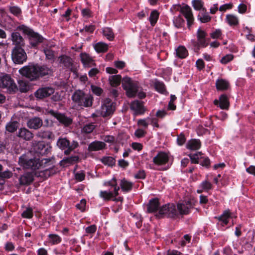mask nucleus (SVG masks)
I'll use <instances>...</instances> for the list:
<instances>
[{"label": "nucleus", "mask_w": 255, "mask_h": 255, "mask_svg": "<svg viewBox=\"0 0 255 255\" xmlns=\"http://www.w3.org/2000/svg\"><path fill=\"white\" fill-rule=\"evenodd\" d=\"M42 121L39 118H34L30 119L27 123L28 127L30 128L35 129L40 128L42 125Z\"/></svg>", "instance_id": "30"}, {"label": "nucleus", "mask_w": 255, "mask_h": 255, "mask_svg": "<svg viewBox=\"0 0 255 255\" xmlns=\"http://www.w3.org/2000/svg\"><path fill=\"white\" fill-rule=\"evenodd\" d=\"M19 84V90L21 93H26L29 89V86L28 83L21 80L18 81Z\"/></svg>", "instance_id": "46"}, {"label": "nucleus", "mask_w": 255, "mask_h": 255, "mask_svg": "<svg viewBox=\"0 0 255 255\" xmlns=\"http://www.w3.org/2000/svg\"><path fill=\"white\" fill-rule=\"evenodd\" d=\"M94 48L98 53H104L108 51V45L103 42H98L94 46Z\"/></svg>", "instance_id": "39"}, {"label": "nucleus", "mask_w": 255, "mask_h": 255, "mask_svg": "<svg viewBox=\"0 0 255 255\" xmlns=\"http://www.w3.org/2000/svg\"><path fill=\"white\" fill-rule=\"evenodd\" d=\"M146 133V131L143 129L138 128L135 130L134 135L137 138H141L144 137Z\"/></svg>", "instance_id": "60"}, {"label": "nucleus", "mask_w": 255, "mask_h": 255, "mask_svg": "<svg viewBox=\"0 0 255 255\" xmlns=\"http://www.w3.org/2000/svg\"><path fill=\"white\" fill-rule=\"evenodd\" d=\"M226 21L230 26H236L239 24V19L235 15L229 14L226 15Z\"/></svg>", "instance_id": "37"}, {"label": "nucleus", "mask_w": 255, "mask_h": 255, "mask_svg": "<svg viewBox=\"0 0 255 255\" xmlns=\"http://www.w3.org/2000/svg\"><path fill=\"white\" fill-rule=\"evenodd\" d=\"M40 136L42 138L48 139H52L54 136L53 133L49 130L44 131L40 133Z\"/></svg>", "instance_id": "52"}, {"label": "nucleus", "mask_w": 255, "mask_h": 255, "mask_svg": "<svg viewBox=\"0 0 255 255\" xmlns=\"http://www.w3.org/2000/svg\"><path fill=\"white\" fill-rule=\"evenodd\" d=\"M160 204L159 199L157 198H152L149 200L148 204L146 205L147 213L156 214L159 211Z\"/></svg>", "instance_id": "19"}, {"label": "nucleus", "mask_w": 255, "mask_h": 255, "mask_svg": "<svg viewBox=\"0 0 255 255\" xmlns=\"http://www.w3.org/2000/svg\"><path fill=\"white\" fill-rule=\"evenodd\" d=\"M49 242L52 245H57L62 241L61 238L56 234H49L48 235Z\"/></svg>", "instance_id": "44"}, {"label": "nucleus", "mask_w": 255, "mask_h": 255, "mask_svg": "<svg viewBox=\"0 0 255 255\" xmlns=\"http://www.w3.org/2000/svg\"><path fill=\"white\" fill-rule=\"evenodd\" d=\"M106 144L103 141L95 140L88 145V150L91 152L103 150L106 148Z\"/></svg>", "instance_id": "22"}, {"label": "nucleus", "mask_w": 255, "mask_h": 255, "mask_svg": "<svg viewBox=\"0 0 255 255\" xmlns=\"http://www.w3.org/2000/svg\"><path fill=\"white\" fill-rule=\"evenodd\" d=\"M199 199L200 204L201 205L202 207L204 208L206 207V205L209 202L208 197L205 195H201L199 196Z\"/></svg>", "instance_id": "59"}, {"label": "nucleus", "mask_w": 255, "mask_h": 255, "mask_svg": "<svg viewBox=\"0 0 255 255\" xmlns=\"http://www.w3.org/2000/svg\"><path fill=\"white\" fill-rule=\"evenodd\" d=\"M6 130L9 132H13L16 130V122H10L6 126Z\"/></svg>", "instance_id": "53"}, {"label": "nucleus", "mask_w": 255, "mask_h": 255, "mask_svg": "<svg viewBox=\"0 0 255 255\" xmlns=\"http://www.w3.org/2000/svg\"><path fill=\"white\" fill-rule=\"evenodd\" d=\"M194 204L191 201H185V203H178L177 204V209L179 215H188L190 212V209L193 208Z\"/></svg>", "instance_id": "17"}, {"label": "nucleus", "mask_w": 255, "mask_h": 255, "mask_svg": "<svg viewBox=\"0 0 255 255\" xmlns=\"http://www.w3.org/2000/svg\"><path fill=\"white\" fill-rule=\"evenodd\" d=\"M43 52L45 55L46 59L54 60L55 55L53 50L50 48H45L43 49Z\"/></svg>", "instance_id": "51"}, {"label": "nucleus", "mask_w": 255, "mask_h": 255, "mask_svg": "<svg viewBox=\"0 0 255 255\" xmlns=\"http://www.w3.org/2000/svg\"><path fill=\"white\" fill-rule=\"evenodd\" d=\"M122 87L126 92V95L128 98L135 97L139 89L137 82L133 81L130 78L125 77L122 80Z\"/></svg>", "instance_id": "8"}, {"label": "nucleus", "mask_w": 255, "mask_h": 255, "mask_svg": "<svg viewBox=\"0 0 255 255\" xmlns=\"http://www.w3.org/2000/svg\"><path fill=\"white\" fill-rule=\"evenodd\" d=\"M19 136L26 140H29L33 137V134L25 128H21L17 136Z\"/></svg>", "instance_id": "31"}, {"label": "nucleus", "mask_w": 255, "mask_h": 255, "mask_svg": "<svg viewBox=\"0 0 255 255\" xmlns=\"http://www.w3.org/2000/svg\"><path fill=\"white\" fill-rule=\"evenodd\" d=\"M176 55L179 58L184 59L188 56V52L185 46H179L176 49Z\"/></svg>", "instance_id": "34"}, {"label": "nucleus", "mask_w": 255, "mask_h": 255, "mask_svg": "<svg viewBox=\"0 0 255 255\" xmlns=\"http://www.w3.org/2000/svg\"><path fill=\"white\" fill-rule=\"evenodd\" d=\"M155 216L158 218L166 217L168 218L175 219L178 218L179 213L177 207L174 204L167 203L161 206Z\"/></svg>", "instance_id": "7"}, {"label": "nucleus", "mask_w": 255, "mask_h": 255, "mask_svg": "<svg viewBox=\"0 0 255 255\" xmlns=\"http://www.w3.org/2000/svg\"><path fill=\"white\" fill-rule=\"evenodd\" d=\"M12 175V172L8 170L3 171L2 166L0 164V178H10Z\"/></svg>", "instance_id": "47"}, {"label": "nucleus", "mask_w": 255, "mask_h": 255, "mask_svg": "<svg viewBox=\"0 0 255 255\" xmlns=\"http://www.w3.org/2000/svg\"><path fill=\"white\" fill-rule=\"evenodd\" d=\"M186 140V139L184 134L183 132H181L179 135L177 136V143L178 145L181 146L185 143Z\"/></svg>", "instance_id": "55"}, {"label": "nucleus", "mask_w": 255, "mask_h": 255, "mask_svg": "<svg viewBox=\"0 0 255 255\" xmlns=\"http://www.w3.org/2000/svg\"><path fill=\"white\" fill-rule=\"evenodd\" d=\"M174 25L177 28H180L184 26L185 20L180 14L178 16H174L173 19Z\"/></svg>", "instance_id": "38"}, {"label": "nucleus", "mask_w": 255, "mask_h": 255, "mask_svg": "<svg viewBox=\"0 0 255 255\" xmlns=\"http://www.w3.org/2000/svg\"><path fill=\"white\" fill-rule=\"evenodd\" d=\"M19 72L30 81H34L45 76L53 75L54 70L46 64H35L24 66L19 70Z\"/></svg>", "instance_id": "2"}, {"label": "nucleus", "mask_w": 255, "mask_h": 255, "mask_svg": "<svg viewBox=\"0 0 255 255\" xmlns=\"http://www.w3.org/2000/svg\"><path fill=\"white\" fill-rule=\"evenodd\" d=\"M101 162L105 165L113 167L115 165L116 159L112 156H104L101 160Z\"/></svg>", "instance_id": "40"}, {"label": "nucleus", "mask_w": 255, "mask_h": 255, "mask_svg": "<svg viewBox=\"0 0 255 255\" xmlns=\"http://www.w3.org/2000/svg\"><path fill=\"white\" fill-rule=\"evenodd\" d=\"M103 35L110 41H113L115 38V35L113 29L110 27H105L103 30Z\"/></svg>", "instance_id": "42"}, {"label": "nucleus", "mask_w": 255, "mask_h": 255, "mask_svg": "<svg viewBox=\"0 0 255 255\" xmlns=\"http://www.w3.org/2000/svg\"><path fill=\"white\" fill-rule=\"evenodd\" d=\"M233 7V4L232 3H226L223 5H222L220 6L219 10L220 11L225 12L227 9H231Z\"/></svg>", "instance_id": "62"}, {"label": "nucleus", "mask_w": 255, "mask_h": 255, "mask_svg": "<svg viewBox=\"0 0 255 255\" xmlns=\"http://www.w3.org/2000/svg\"><path fill=\"white\" fill-rule=\"evenodd\" d=\"M159 13L157 10L154 9L151 11L149 17V20L152 26H154L155 25L159 18Z\"/></svg>", "instance_id": "36"}, {"label": "nucleus", "mask_w": 255, "mask_h": 255, "mask_svg": "<svg viewBox=\"0 0 255 255\" xmlns=\"http://www.w3.org/2000/svg\"><path fill=\"white\" fill-rule=\"evenodd\" d=\"M81 62L84 67H91L94 64V61L89 54L85 52L81 53L80 55Z\"/></svg>", "instance_id": "26"}, {"label": "nucleus", "mask_w": 255, "mask_h": 255, "mask_svg": "<svg viewBox=\"0 0 255 255\" xmlns=\"http://www.w3.org/2000/svg\"><path fill=\"white\" fill-rule=\"evenodd\" d=\"M58 147L64 151V154L69 155L71 152L78 147L77 141L73 140L71 142L66 138H59L57 141Z\"/></svg>", "instance_id": "9"}, {"label": "nucleus", "mask_w": 255, "mask_h": 255, "mask_svg": "<svg viewBox=\"0 0 255 255\" xmlns=\"http://www.w3.org/2000/svg\"><path fill=\"white\" fill-rule=\"evenodd\" d=\"M192 5L194 9L197 11H203V8H206L204 7V2L202 0H192Z\"/></svg>", "instance_id": "43"}, {"label": "nucleus", "mask_w": 255, "mask_h": 255, "mask_svg": "<svg viewBox=\"0 0 255 255\" xmlns=\"http://www.w3.org/2000/svg\"><path fill=\"white\" fill-rule=\"evenodd\" d=\"M86 205V201L85 199H82L80 202L77 204L76 205V207L77 209L80 210L82 212H84L85 211V207Z\"/></svg>", "instance_id": "56"}, {"label": "nucleus", "mask_w": 255, "mask_h": 255, "mask_svg": "<svg viewBox=\"0 0 255 255\" xmlns=\"http://www.w3.org/2000/svg\"><path fill=\"white\" fill-rule=\"evenodd\" d=\"M81 13L83 17L89 18L92 16V12L88 8L82 9L81 10Z\"/></svg>", "instance_id": "64"}, {"label": "nucleus", "mask_w": 255, "mask_h": 255, "mask_svg": "<svg viewBox=\"0 0 255 255\" xmlns=\"http://www.w3.org/2000/svg\"><path fill=\"white\" fill-rule=\"evenodd\" d=\"M222 35V30L221 29H215L210 33V36L212 39H220Z\"/></svg>", "instance_id": "48"}, {"label": "nucleus", "mask_w": 255, "mask_h": 255, "mask_svg": "<svg viewBox=\"0 0 255 255\" xmlns=\"http://www.w3.org/2000/svg\"><path fill=\"white\" fill-rule=\"evenodd\" d=\"M134 178L138 179H144L146 177V174L144 170H140L134 175Z\"/></svg>", "instance_id": "63"}, {"label": "nucleus", "mask_w": 255, "mask_h": 255, "mask_svg": "<svg viewBox=\"0 0 255 255\" xmlns=\"http://www.w3.org/2000/svg\"><path fill=\"white\" fill-rule=\"evenodd\" d=\"M24 40L19 33L17 32V64H22L27 59V54L22 48L24 46Z\"/></svg>", "instance_id": "11"}, {"label": "nucleus", "mask_w": 255, "mask_h": 255, "mask_svg": "<svg viewBox=\"0 0 255 255\" xmlns=\"http://www.w3.org/2000/svg\"><path fill=\"white\" fill-rule=\"evenodd\" d=\"M203 12H200L197 16V18L201 23H205L211 21V16L207 12L206 8L203 9Z\"/></svg>", "instance_id": "32"}, {"label": "nucleus", "mask_w": 255, "mask_h": 255, "mask_svg": "<svg viewBox=\"0 0 255 255\" xmlns=\"http://www.w3.org/2000/svg\"><path fill=\"white\" fill-rule=\"evenodd\" d=\"M231 218L232 213L229 209L225 210L220 216L215 217L218 221L217 224L222 228L228 225Z\"/></svg>", "instance_id": "16"}, {"label": "nucleus", "mask_w": 255, "mask_h": 255, "mask_svg": "<svg viewBox=\"0 0 255 255\" xmlns=\"http://www.w3.org/2000/svg\"><path fill=\"white\" fill-rule=\"evenodd\" d=\"M18 164L25 169H30L31 172L25 173L19 179V184L22 185H28L30 184L34 180V176H38L37 170L41 168H46L45 171L49 172V175L54 174L56 172V169L53 165V161L50 158H44L40 160L39 158H34L28 159L26 155L23 154L19 158Z\"/></svg>", "instance_id": "1"}, {"label": "nucleus", "mask_w": 255, "mask_h": 255, "mask_svg": "<svg viewBox=\"0 0 255 255\" xmlns=\"http://www.w3.org/2000/svg\"><path fill=\"white\" fill-rule=\"evenodd\" d=\"M96 126L94 123H90L85 125L83 128L82 130L86 133H91L95 128Z\"/></svg>", "instance_id": "49"}, {"label": "nucleus", "mask_w": 255, "mask_h": 255, "mask_svg": "<svg viewBox=\"0 0 255 255\" xmlns=\"http://www.w3.org/2000/svg\"><path fill=\"white\" fill-rule=\"evenodd\" d=\"M99 197L105 202L112 201V199L113 198V192L110 191L101 190L99 192Z\"/></svg>", "instance_id": "35"}, {"label": "nucleus", "mask_w": 255, "mask_h": 255, "mask_svg": "<svg viewBox=\"0 0 255 255\" xmlns=\"http://www.w3.org/2000/svg\"><path fill=\"white\" fill-rule=\"evenodd\" d=\"M59 63L63 65L64 69H72L73 61L71 58L66 55H62L58 57Z\"/></svg>", "instance_id": "23"}, {"label": "nucleus", "mask_w": 255, "mask_h": 255, "mask_svg": "<svg viewBox=\"0 0 255 255\" xmlns=\"http://www.w3.org/2000/svg\"><path fill=\"white\" fill-rule=\"evenodd\" d=\"M199 164L204 167L209 168L211 166V161L207 156H202L200 159Z\"/></svg>", "instance_id": "45"}, {"label": "nucleus", "mask_w": 255, "mask_h": 255, "mask_svg": "<svg viewBox=\"0 0 255 255\" xmlns=\"http://www.w3.org/2000/svg\"><path fill=\"white\" fill-rule=\"evenodd\" d=\"M79 157L78 156H72L69 157L63 158L60 161V165L61 166L65 167L70 164H73L79 161Z\"/></svg>", "instance_id": "29"}, {"label": "nucleus", "mask_w": 255, "mask_h": 255, "mask_svg": "<svg viewBox=\"0 0 255 255\" xmlns=\"http://www.w3.org/2000/svg\"><path fill=\"white\" fill-rule=\"evenodd\" d=\"M51 147L44 141H38L33 143V150L37 156H43L50 152Z\"/></svg>", "instance_id": "12"}, {"label": "nucleus", "mask_w": 255, "mask_h": 255, "mask_svg": "<svg viewBox=\"0 0 255 255\" xmlns=\"http://www.w3.org/2000/svg\"><path fill=\"white\" fill-rule=\"evenodd\" d=\"M91 89L92 92L97 96H100L103 92L101 88L96 86L92 85Z\"/></svg>", "instance_id": "61"}, {"label": "nucleus", "mask_w": 255, "mask_h": 255, "mask_svg": "<svg viewBox=\"0 0 255 255\" xmlns=\"http://www.w3.org/2000/svg\"><path fill=\"white\" fill-rule=\"evenodd\" d=\"M21 216L24 218L30 219L33 217V210L31 208H27L21 214Z\"/></svg>", "instance_id": "54"}, {"label": "nucleus", "mask_w": 255, "mask_h": 255, "mask_svg": "<svg viewBox=\"0 0 255 255\" xmlns=\"http://www.w3.org/2000/svg\"><path fill=\"white\" fill-rule=\"evenodd\" d=\"M54 92V89L50 87H45L39 88L34 93V96L37 99H43L51 96Z\"/></svg>", "instance_id": "15"}, {"label": "nucleus", "mask_w": 255, "mask_h": 255, "mask_svg": "<svg viewBox=\"0 0 255 255\" xmlns=\"http://www.w3.org/2000/svg\"><path fill=\"white\" fill-rule=\"evenodd\" d=\"M109 80L110 85L113 87H117L122 83V76L120 75H115L109 76Z\"/></svg>", "instance_id": "33"}, {"label": "nucleus", "mask_w": 255, "mask_h": 255, "mask_svg": "<svg viewBox=\"0 0 255 255\" xmlns=\"http://www.w3.org/2000/svg\"><path fill=\"white\" fill-rule=\"evenodd\" d=\"M230 86L229 82L224 79H218L216 82V87L218 91L227 90Z\"/></svg>", "instance_id": "27"}, {"label": "nucleus", "mask_w": 255, "mask_h": 255, "mask_svg": "<svg viewBox=\"0 0 255 255\" xmlns=\"http://www.w3.org/2000/svg\"><path fill=\"white\" fill-rule=\"evenodd\" d=\"M214 104L222 110H228L230 106L229 99L227 95L222 94L219 100H215Z\"/></svg>", "instance_id": "20"}, {"label": "nucleus", "mask_w": 255, "mask_h": 255, "mask_svg": "<svg viewBox=\"0 0 255 255\" xmlns=\"http://www.w3.org/2000/svg\"><path fill=\"white\" fill-rule=\"evenodd\" d=\"M117 185V180L116 177H113L111 180L106 181L104 183V186H111L113 188Z\"/></svg>", "instance_id": "57"}, {"label": "nucleus", "mask_w": 255, "mask_h": 255, "mask_svg": "<svg viewBox=\"0 0 255 255\" xmlns=\"http://www.w3.org/2000/svg\"><path fill=\"white\" fill-rule=\"evenodd\" d=\"M169 157L168 154L163 151H159L155 156L153 158L152 161L155 165H165L169 161Z\"/></svg>", "instance_id": "18"}, {"label": "nucleus", "mask_w": 255, "mask_h": 255, "mask_svg": "<svg viewBox=\"0 0 255 255\" xmlns=\"http://www.w3.org/2000/svg\"><path fill=\"white\" fill-rule=\"evenodd\" d=\"M130 109L135 112L136 115H143L145 112V108L142 102L136 100L131 103Z\"/></svg>", "instance_id": "21"}, {"label": "nucleus", "mask_w": 255, "mask_h": 255, "mask_svg": "<svg viewBox=\"0 0 255 255\" xmlns=\"http://www.w3.org/2000/svg\"><path fill=\"white\" fill-rule=\"evenodd\" d=\"M153 86L155 91L159 93L165 95L168 94V92L166 90V86L163 82L155 79L153 83Z\"/></svg>", "instance_id": "24"}, {"label": "nucleus", "mask_w": 255, "mask_h": 255, "mask_svg": "<svg viewBox=\"0 0 255 255\" xmlns=\"http://www.w3.org/2000/svg\"><path fill=\"white\" fill-rule=\"evenodd\" d=\"M173 14L177 11H179L182 14L187 20V24L188 28L193 24L194 18L191 7L187 4L181 6L180 4H174L170 9Z\"/></svg>", "instance_id": "6"}, {"label": "nucleus", "mask_w": 255, "mask_h": 255, "mask_svg": "<svg viewBox=\"0 0 255 255\" xmlns=\"http://www.w3.org/2000/svg\"><path fill=\"white\" fill-rule=\"evenodd\" d=\"M234 58V56L232 54H227L226 56L222 58L220 60L221 63L226 64L232 61Z\"/></svg>", "instance_id": "58"}, {"label": "nucleus", "mask_w": 255, "mask_h": 255, "mask_svg": "<svg viewBox=\"0 0 255 255\" xmlns=\"http://www.w3.org/2000/svg\"><path fill=\"white\" fill-rule=\"evenodd\" d=\"M207 33L201 28H199L196 33L197 39L191 40L190 45L191 49L197 54H199L202 48H206L209 45L210 39L207 37Z\"/></svg>", "instance_id": "4"}, {"label": "nucleus", "mask_w": 255, "mask_h": 255, "mask_svg": "<svg viewBox=\"0 0 255 255\" xmlns=\"http://www.w3.org/2000/svg\"><path fill=\"white\" fill-rule=\"evenodd\" d=\"M201 142L199 139H191L188 140L186 147L188 149L191 150H196L200 148Z\"/></svg>", "instance_id": "25"}, {"label": "nucleus", "mask_w": 255, "mask_h": 255, "mask_svg": "<svg viewBox=\"0 0 255 255\" xmlns=\"http://www.w3.org/2000/svg\"><path fill=\"white\" fill-rule=\"evenodd\" d=\"M72 100L78 107L83 108H89L92 106L93 102V96L86 94L82 90H76L72 96Z\"/></svg>", "instance_id": "5"}, {"label": "nucleus", "mask_w": 255, "mask_h": 255, "mask_svg": "<svg viewBox=\"0 0 255 255\" xmlns=\"http://www.w3.org/2000/svg\"><path fill=\"white\" fill-rule=\"evenodd\" d=\"M115 111L114 103L112 102L110 99H107L102 105L101 115L104 118L111 117Z\"/></svg>", "instance_id": "13"}, {"label": "nucleus", "mask_w": 255, "mask_h": 255, "mask_svg": "<svg viewBox=\"0 0 255 255\" xmlns=\"http://www.w3.org/2000/svg\"><path fill=\"white\" fill-rule=\"evenodd\" d=\"M17 31H20L23 34L27 36L29 44L32 48H37L44 41V38L41 35L25 25L17 26Z\"/></svg>", "instance_id": "3"}, {"label": "nucleus", "mask_w": 255, "mask_h": 255, "mask_svg": "<svg viewBox=\"0 0 255 255\" xmlns=\"http://www.w3.org/2000/svg\"><path fill=\"white\" fill-rule=\"evenodd\" d=\"M133 183L124 178L121 180L120 187L122 191L124 193L129 192L133 188Z\"/></svg>", "instance_id": "28"}, {"label": "nucleus", "mask_w": 255, "mask_h": 255, "mask_svg": "<svg viewBox=\"0 0 255 255\" xmlns=\"http://www.w3.org/2000/svg\"><path fill=\"white\" fill-rule=\"evenodd\" d=\"M0 88L7 89L9 93L15 91L16 85L10 75L6 73L0 74Z\"/></svg>", "instance_id": "10"}, {"label": "nucleus", "mask_w": 255, "mask_h": 255, "mask_svg": "<svg viewBox=\"0 0 255 255\" xmlns=\"http://www.w3.org/2000/svg\"><path fill=\"white\" fill-rule=\"evenodd\" d=\"M200 187L206 192H208L213 188V185L211 183L207 180L202 182L200 185Z\"/></svg>", "instance_id": "50"}, {"label": "nucleus", "mask_w": 255, "mask_h": 255, "mask_svg": "<svg viewBox=\"0 0 255 255\" xmlns=\"http://www.w3.org/2000/svg\"><path fill=\"white\" fill-rule=\"evenodd\" d=\"M49 113L52 116L56 118L61 125L65 127H68L72 124V119L63 114L55 112L53 110H50Z\"/></svg>", "instance_id": "14"}, {"label": "nucleus", "mask_w": 255, "mask_h": 255, "mask_svg": "<svg viewBox=\"0 0 255 255\" xmlns=\"http://www.w3.org/2000/svg\"><path fill=\"white\" fill-rule=\"evenodd\" d=\"M202 155L203 153L201 152H197L195 153H190L188 156L190 157L192 163L198 164Z\"/></svg>", "instance_id": "41"}]
</instances>
